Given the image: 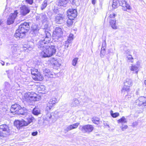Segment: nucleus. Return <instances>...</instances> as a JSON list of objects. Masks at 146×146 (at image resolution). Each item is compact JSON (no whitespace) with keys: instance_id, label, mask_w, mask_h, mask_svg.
<instances>
[{"instance_id":"obj_1","label":"nucleus","mask_w":146,"mask_h":146,"mask_svg":"<svg viewBox=\"0 0 146 146\" xmlns=\"http://www.w3.org/2000/svg\"><path fill=\"white\" fill-rule=\"evenodd\" d=\"M44 38L37 43V47L42 50L41 54L44 58L49 57L55 54L56 52V46L50 43L51 38V33L45 30Z\"/></svg>"},{"instance_id":"obj_2","label":"nucleus","mask_w":146,"mask_h":146,"mask_svg":"<svg viewBox=\"0 0 146 146\" xmlns=\"http://www.w3.org/2000/svg\"><path fill=\"white\" fill-rule=\"evenodd\" d=\"M29 29V23L24 22L19 26L18 28L16 31L15 36L17 38H22Z\"/></svg>"},{"instance_id":"obj_3","label":"nucleus","mask_w":146,"mask_h":146,"mask_svg":"<svg viewBox=\"0 0 146 146\" xmlns=\"http://www.w3.org/2000/svg\"><path fill=\"white\" fill-rule=\"evenodd\" d=\"M10 111L11 113L15 114L21 115L26 117L29 116L27 112V110L24 108H22L19 105L17 104H15L11 106Z\"/></svg>"},{"instance_id":"obj_4","label":"nucleus","mask_w":146,"mask_h":146,"mask_svg":"<svg viewBox=\"0 0 146 146\" xmlns=\"http://www.w3.org/2000/svg\"><path fill=\"white\" fill-rule=\"evenodd\" d=\"M33 119L30 117H29L25 120L22 119L15 121L14 122V125L18 129H20L23 127L28 125L33 121Z\"/></svg>"},{"instance_id":"obj_5","label":"nucleus","mask_w":146,"mask_h":146,"mask_svg":"<svg viewBox=\"0 0 146 146\" xmlns=\"http://www.w3.org/2000/svg\"><path fill=\"white\" fill-rule=\"evenodd\" d=\"M38 99L36 94H32L30 92L26 93L23 97L24 102H31L32 101H36Z\"/></svg>"},{"instance_id":"obj_6","label":"nucleus","mask_w":146,"mask_h":146,"mask_svg":"<svg viewBox=\"0 0 146 146\" xmlns=\"http://www.w3.org/2000/svg\"><path fill=\"white\" fill-rule=\"evenodd\" d=\"M11 130L8 125L2 124L0 125V136L1 137L7 136L10 134Z\"/></svg>"},{"instance_id":"obj_7","label":"nucleus","mask_w":146,"mask_h":146,"mask_svg":"<svg viewBox=\"0 0 146 146\" xmlns=\"http://www.w3.org/2000/svg\"><path fill=\"white\" fill-rule=\"evenodd\" d=\"M93 126L88 124L84 125H80L79 127V129L83 133H90L92 132L94 129Z\"/></svg>"},{"instance_id":"obj_8","label":"nucleus","mask_w":146,"mask_h":146,"mask_svg":"<svg viewBox=\"0 0 146 146\" xmlns=\"http://www.w3.org/2000/svg\"><path fill=\"white\" fill-rule=\"evenodd\" d=\"M62 35V32L60 28L57 27L55 31L53 32L52 37L54 39H58L61 38Z\"/></svg>"},{"instance_id":"obj_9","label":"nucleus","mask_w":146,"mask_h":146,"mask_svg":"<svg viewBox=\"0 0 146 146\" xmlns=\"http://www.w3.org/2000/svg\"><path fill=\"white\" fill-rule=\"evenodd\" d=\"M58 102L57 99L55 98H51L48 102L47 104L46 108V111L48 112L52 108L53 105Z\"/></svg>"},{"instance_id":"obj_10","label":"nucleus","mask_w":146,"mask_h":146,"mask_svg":"<svg viewBox=\"0 0 146 146\" xmlns=\"http://www.w3.org/2000/svg\"><path fill=\"white\" fill-rule=\"evenodd\" d=\"M119 5L122 7V9L124 11H126L127 9L131 10V7L128 4L125 0H117Z\"/></svg>"},{"instance_id":"obj_11","label":"nucleus","mask_w":146,"mask_h":146,"mask_svg":"<svg viewBox=\"0 0 146 146\" xmlns=\"http://www.w3.org/2000/svg\"><path fill=\"white\" fill-rule=\"evenodd\" d=\"M68 16L69 19H73L74 18L76 17L77 15L76 10L74 9H69L67 12Z\"/></svg>"},{"instance_id":"obj_12","label":"nucleus","mask_w":146,"mask_h":146,"mask_svg":"<svg viewBox=\"0 0 146 146\" xmlns=\"http://www.w3.org/2000/svg\"><path fill=\"white\" fill-rule=\"evenodd\" d=\"M18 13L17 11H15L13 13L10 14L7 20V23L8 25H10L14 23Z\"/></svg>"},{"instance_id":"obj_13","label":"nucleus","mask_w":146,"mask_h":146,"mask_svg":"<svg viewBox=\"0 0 146 146\" xmlns=\"http://www.w3.org/2000/svg\"><path fill=\"white\" fill-rule=\"evenodd\" d=\"M20 13L21 14L25 16L29 13L30 11L29 7L26 5H23L20 7Z\"/></svg>"},{"instance_id":"obj_14","label":"nucleus","mask_w":146,"mask_h":146,"mask_svg":"<svg viewBox=\"0 0 146 146\" xmlns=\"http://www.w3.org/2000/svg\"><path fill=\"white\" fill-rule=\"evenodd\" d=\"M36 20H40L42 23H44L47 21L48 17L46 14L44 13H42L36 17Z\"/></svg>"},{"instance_id":"obj_15","label":"nucleus","mask_w":146,"mask_h":146,"mask_svg":"<svg viewBox=\"0 0 146 146\" xmlns=\"http://www.w3.org/2000/svg\"><path fill=\"white\" fill-rule=\"evenodd\" d=\"M79 124V123H76L68 126L66 128L64 129V131L65 133H66L68 131L71 130L72 129L76 128Z\"/></svg>"},{"instance_id":"obj_16","label":"nucleus","mask_w":146,"mask_h":146,"mask_svg":"<svg viewBox=\"0 0 146 146\" xmlns=\"http://www.w3.org/2000/svg\"><path fill=\"white\" fill-rule=\"evenodd\" d=\"M64 17L62 15H58L55 17V21L58 24H61L64 21Z\"/></svg>"},{"instance_id":"obj_17","label":"nucleus","mask_w":146,"mask_h":146,"mask_svg":"<svg viewBox=\"0 0 146 146\" xmlns=\"http://www.w3.org/2000/svg\"><path fill=\"white\" fill-rule=\"evenodd\" d=\"M43 73L45 76L47 77H51V76L52 75V73L48 68H45L42 70Z\"/></svg>"},{"instance_id":"obj_18","label":"nucleus","mask_w":146,"mask_h":146,"mask_svg":"<svg viewBox=\"0 0 146 146\" xmlns=\"http://www.w3.org/2000/svg\"><path fill=\"white\" fill-rule=\"evenodd\" d=\"M124 85L130 87L133 84V82L131 79L127 78L124 82Z\"/></svg>"},{"instance_id":"obj_19","label":"nucleus","mask_w":146,"mask_h":146,"mask_svg":"<svg viewBox=\"0 0 146 146\" xmlns=\"http://www.w3.org/2000/svg\"><path fill=\"white\" fill-rule=\"evenodd\" d=\"M145 98V97L144 96H141L139 97L138 99L135 102L136 104L139 106L142 105V103L144 100Z\"/></svg>"},{"instance_id":"obj_20","label":"nucleus","mask_w":146,"mask_h":146,"mask_svg":"<svg viewBox=\"0 0 146 146\" xmlns=\"http://www.w3.org/2000/svg\"><path fill=\"white\" fill-rule=\"evenodd\" d=\"M33 78L35 80L41 81L43 80V77L41 75L40 72H38L34 76H33Z\"/></svg>"},{"instance_id":"obj_21","label":"nucleus","mask_w":146,"mask_h":146,"mask_svg":"<svg viewBox=\"0 0 146 146\" xmlns=\"http://www.w3.org/2000/svg\"><path fill=\"white\" fill-rule=\"evenodd\" d=\"M80 102L77 99H74L70 104V106L74 107L77 106L80 103Z\"/></svg>"},{"instance_id":"obj_22","label":"nucleus","mask_w":146,"mask_h":146,"mask_svg":"<svg viewBox=\"0 0 146 146\" xmlns=\"http://www.w3.org/2000/svg\"><path fill=\"white\" fill-rule=\"evenodd\" d=\"M32 31H33L34 33H36L39 29V27L38 25L33 24L31 27Z\"/></svg>"},{"instance_id":"obj_23","label":"nucleus","mask_w":146,"mask_h":146,"mask_svg":"<svg viewBox=\"0 0 146 146\" xmlns=\"http://www.w3.org/2000/svg\"><path fill=\"white\" fill-rule=\"evenodd\" d=\"M110 24L113 29H117V27L116 25V20L115 19L110 20Z\"/></svg>"},{"instance_id":"obj_24","label":"nucleus","mask_w":146,"mask_h":146,"mask_svg":"<svg viewBox=\"0 0 146 146\" xmlns=\"http://www.w3.org/2000/svg\"><path fill=\"white\" fill-rule=\"evenodd\" d=\"M68 0H58V5L61 6H65Z\"/></svg>"},{"instance_id":"obj_25","label":"nucleus","mask_w":146,"mask_h":146,"mask_svg":"<svg viewBox=\"0 0 146 146\" xmlns=\"http://www.w3.org/2000/svg\"><path fill=\"white\" fill-rule=\"evenodd\" d=\"M17 45L16 44H12L9 45V48L11 49L12 52L14 53L16 52L17 51Z\"/></svg>"},{"instance_id":"obj_26","label":"nucleus","mask_w":146,"mask_h":146,"mask_svg":"<svg viewBox=\"0 0 146 146\" xmlns=\"http://www.w3.org/2000/svg\"><path fill=\"white\" fill-rule=\"evenodd\" d=\"M33 114L36 115H37L40 113V109L36 107L34 108L33 110Z\"/></svg>"},{"instance_id":"obj_27","label":"nucleus","mask_w":146,"mask_h":146,"mask_svg":"<svg viewBox=\"0 0 146 146\" xmlns=\"http://www.w3.org/2000/svg\"><path fill=\"white\" fill-rule=\"evenodd\" d=\"M24 48H25L24 50L27 52H28L29 51H31L33 49V46H31L28 44L25 45Z\"/></svg>"},{"instance_id":"obj_28","label":"nucleus","mask_w":146,"mask_h":146,"mask_svg":"<svg viewBox=\"0 0 146 146\" xmlns=\"http://www.w3.org/2000/svg\"><path fill=\"white\" fill-rule=\"evenodd\" d=\"M119 5V4L117 0H113V4L112 5V7L114 9L117 8Z\"/></svg>"},{"instance_id":"obj_29","label":"nucleus","mask_w":146,"mask_h":146,"mask_svg":"<svg viewBox=\"0 0 146 146\" xmlns=\"http://www.w3.org/2000/svg\"><path fill=\"white\" fill-rule=\"evenodd\" d=\"M138 68L135 65H132L130 68L131 71H135V73L137 74L138 72Z\"/></svg>"},{"instance_id":"obj_30","label":"nucleus","mask_w":146,"mask_h":146,"mask_svg":"<svg viewBox=\"0 0 146 146\" xmlns=\"http://www.w3.org/2000/svg\"><path fill=\"white\" fill-rule=\"evenodd\" d=\"M10 87V84L7 82H5L4 83V90L5 91H8Z\"/></svg>"},{"instance_id":"obj_31","label":"nucleus","mask_w":146,"mask_h":146,"mask_svg":"<svg viewBox=\"0 0 146 146\" xmlns=\"http://www.w3.org/2000/svg\"><path fill=\"white\" fill-rule=\"evenodd\" d=\"M130 87L124 85L121 90L122 93L125 92H128L129 90Z\"/></svg>"},{"instance_id":"obj_32","label":"nucleus","mask_w":146,"mask_h":146,"mask_svg":"<svg viewBox=\"0 0 146 146\" xmlns=\"http://www.w3.org/2000/svg\"><path fill=\"white\" fill-rule=\"evenodd\" d=\"M47 5V1L45 0L42 4L40 7L41 10H42L44 9Z\"/></svg>"},{"instance_id":"obj_33","label":"nucleus","mask_w":146,"mask_h":146,"mask_svg":"<svg viewBox=\"0 0 146 146\" xmlns=\"http://www.w3.org/2000/svg\"><path fill=\"white\" fill-rule=\"evenodd\" d=\"M31 74L33 76H35L39 72H38V70L36 69L33 68L31 70Z\"/></svg>"},{"instance_id":"obj_34","label":"nucleus","mask_w":146,"mask_h":146,"mask_svg":"<svg viewBox=\"0 0 146 146\" xmlns=\"http://www.w3.org/2000/svg\"><path fill=\"white\" fill-rule=\"evenodd\" d=\"M38 89L40 92V93H44L45 88L44 86H41L40 87L38 88Z\"/></svg>"},{"instance_id":"obj_35","label":"nucleus","mask_w":146,"mask_h":146,"mask_svg":"<svg viewBox=\"0 0 146 146\" xmlns=\"http://www.w3.org/2000/svg\"><path fill=\"white\" fill-rule=\"evenodd\" d=\"M92 120L94 123L96 124H98L99 123V119L96 117H93Z\"/></svg>"},{"instance_id":"obj_36","label":"nucleus","mask_w":146,"mask_h":146,"mask_svg":"<svg viewBox=\"0 0 146 146\" xmlns=\"http://www.w3.org/2000/svg\"><path fill=\"white\" fill-rule=\"evenodd\" d=\"M118 122L119 123H126L127 121L126 120V119L125 118L124 116H123L120 119L118 120Z\"/></svg>"},{"instance_id":"obj_37","label":"nucleus","mask_w":146,"mask_h":146,"mask_svg":"<svg viewBox=\"0 0 146 146\" xmlns=\"http://www.w3.org/2000/svg\"><path fill=\"white\" fill-rule=\"evenodd\" d=\"M112 111L111 110L110 113L111 116L114 118H115L118 117L119 115V113H118L116 112L113 113Z\"/></svg>"},{"instance_id":"obj_38","label":"nucleus","mask_w":146,"mask_h":146,"mask_svg":"<svg viewBox=\"0 0 146 146\" xmlns=\"http://www.w3.org/2000/svg\"><path fill=\"white\" fill-rule=\"evenodd\" d=\"M71 41L67 40L64 43V45L66 48H68L69 46V44L71 43Z\"/></svg>"},{"instance_id":"obj_39","label":"nucleus","mask_w":146,"mask_h":146,"mask_svg":"<svg viewBox=\"0 0 146 146\" xmlns=\"http://www.w3.org/2000/svg\"><path fill=\"white\" fill-rule=\"evenodd\" d=\"M78 58H74L72 60V65L73 66H75L77 63Z\"/></svg>"},{"instance_id":"obj_40","label":"nucleus","mask_w":146,"mask_h":146,"mask_svg":"<svg viewBox=\"0 0 146 146\" xmlns=\"http://www.w3.org/2000/svg\"><path fill=\"white\" fill-rule=\"evenodd\" d=\"M127 58L128 60H129L130 61H131V62H133V58L132 55H129L127 56Z\"/></svg>"},{"instance_id":"obj_41","label":"nucleus","mask_w":146,"mask_h":146,"mask_svg":"<svg viewBox=\"0 0 146 146\" xmlns=\"http://www.w3.org/2000/svg\"><path fill=\"white\" fill-rule=\"evenodd\" d=\"M73 35L72 34H70L69 35L67 40L71 42L72 40L73 39Z\"/></svg>"},{"instance_id":"obj_42","label":"nucleus","mask_w":146,"mask_h":146,"mask_svg":"<svg viewBox=\"0 0 146 146\" xmlns=\"http://www.w3.org/2000/svg\"><path fill=\"white\" fill-rule=\"evenodd\" d=\"M72 19H69V20H68L67 21V23L68 24V27H70L71 25L72 24L73 22L72 21Z\"/></svg>"},{"instance_id":"obj_43","label":"nucleus","mask_w":146,"mask_h":146,"mask_svg":"<svg viewBox=\"0 0 146 146\" xmlns=\"http://www.w3.org/2000/svg\"><path fill=\"white\" fill-rule=\"evenodd\" d=\"M52 117V115L50 113H48L46 116V119L47 120H48L49 119H50Z\"/></svg>"},{"instance_id":"obj_44","label":"nucleus","mask_w":146,"mask_h":146,"mask_svg":"<svg viewBox=\"0 0 146 146\" xmlns=\"http://www.w3.org/2000/svg\"><path fill=\"white\" fill-rule=\"evenodd\" d=\"M116 16V14L113 13L110 14L109 16V17L111 18H114Z\"/></svg>"},{"instance_id":"obj_45","label":"nucleus","mask_w":146,"mask_h":146,"mask_svg":"<svg viewBox=\"0 0 146 146\" xmlns=\"http://www.w3.org/2000/svg\"><path fill=\"white\" fill-rule=\"evenodd\" d=\"M122 131H124V130L127 129L128 128V126L127 125H124L123 126H122L121 127Z\"/></svg>"},{"instance_id":"obj_46","label":"nucleus","mask_w":146,"mask_h":146,"mask_svg":"<svg viewBox=\"0 0 146 146\" xmlns=\"http://www.w3.org/2000/svg\"><path fill=\"white\" fill-rule=\"evenodd\" d=\"M106 43L105 40L103 41L102 42V47L104 48V47H106Z\"/></svg>"},{"instance_id":"obj_47","label":"nucleus","mask_w":146,"mask_h":146,"mask_svg":"<svg viewBox=\"0 0 146 146\" xmlns=\"http://www.w3.org/2000/svg\"><path fill=\"white\" fill-rule=\"evenodd\" d=\"M33 0H26V1L27 3L31 5L33 3Z\"/></svg>"},{"instance_id":"obj_48","label":"nucleus","mask_w":146,"mask_h":146,"mask_svg":"<svg viewBox=\"0 0 146 146\" xmlns=\"http://www.w3.org/2000/svg\"><path fill=\"white\" fill-rule=\"evenodd\" d=\"M38 133L37 131H34L31 134L33 136H35L37 135Z\"/></svg>"},{"instance_id":"obj_49","label":"nucleus","mask_w":146,"mask_h":146,"mask_svg":"<svg viewBox=\"0 0 146 146\" xmlns=\"http://www.w3.org/2000/svg\"><path fill=\"white\" fill-rule=\"evenodd\" d=\"M138 125V123L136 121L134 122L133 123L132 126L133 127H135Z\"/></svg>"},{"instance_id":"obj_50","label":"nucleus","mask_w":146,"mask_h":146,"mask_svg":"<svg viewBox=\"0 0 146 146\" xmlns=\"http://www.w3.org/2000/svg\"><path fill=\"white\" fill-rule=\"evenodd\" d=\"M142 105H143L144 106H146V98H145L144 100L143 101V102L142 103Z\"/></svg>"},{"instance_id":"obj_51","label":"nucleus","mask_w":146,"mask_h":146,"mask_svg":"<svg viewBox=\"0 0 146 146\" xmlns=\"http://www.w3.org/2000/svg\"><path fill=\"white\" fill-rule=\"evenodd\" d=\"M96 1V0H92V3L93 5H94Z\"/></svg>"},{"instance_id":"obj_52","label":"nucleus","mask_w":146,"mask_h":146,"mask_svg":"<svg viewBox=\"0 0 146 146\" xmlns=\"http://www.w3.org/2000/svg\"><path fill=\"white\" fill-rule=\"evenodd\" d=\"M106 47H104V48H103V47H102L101 49L102 50L101 51H102V52H103V51H105V48Z\"/></svg>"},{"instance_id":"obj_53","label":"nucleus","mask_w":146,"mask_h":146,"mask_svg":"<svg viewBox=\"0 0 146 146\" xmlns=\"http://www.w3.org/2000/svg\"><path fill=\"white\" fill-rule=\"evenodd\" d=\"M103 52H102V51H101V52H100V56L101 57H103L104 56V54H103L102 53Z\"/></svg>"},{"instance_id":"obj_54","label":"nucleus","mask_w":146,"mask_h":146,"mask_svg":"<svg viewBox=\"0 0 146 146\" xmlns=\"http://www.w3.org/2000/svg\"><path fill=\"white\" fill-rule=\"evenodd\" d=\"M1 64L2 66H4L5 65V62L3 61H2Z\"/></svg>"},{"instance_id":"obj_55","label":"nucleus","mask_w":146,"mask_h":146,"mask_svg":"<svg viewBox=\"0 0 146 146\" xmlns=\"http://www.w3.org/2000/svg\"><path fill=\"white\" fill-rule=\"evenodd\" d=\"M10 65V63H7L6 64V66H8V65Z\"/></svg>"},{"instance_id":"obj_56","label":"nucleus","mask_w":146,"mask_h":146,"mask_svg":"<svg viewBox=\"0 0 146 146\" xmlns=\"http://www.w3.org/2000/svg\"><path fill=\"white\" fill-rule=\"evenodd\" d=\"M2 24V22H1V21H0V25L1 26V24Z\"/></svg>"},{"instance_id":"obj_57","label":"nucleus","mask_w":146,"mask_h":146,"mask_svg":"<svg viewBox=\"0 0 146 146\" xmlns=\"http://www.w3.org/2000/svg\"><path fill=\"white\" fill-rule=\"evenodd\" d=\"M144 83H145V84L146 85V80H145V82H144Z\"/></svg>"},{"instance_id":"obj_58","label":"nucleus","mask_w":146,"mask_h":146,"mask_svg":"<svg viewBox=\"0 0 146 146\" xmlns=\"http://www.w3.org/2000/svg\"><path fill=\"white\" fill-rule=\"evenodd\" d=\"M107 125L108 127H109V125H108L107 124Z\"/></svg>"}]
</instances>
